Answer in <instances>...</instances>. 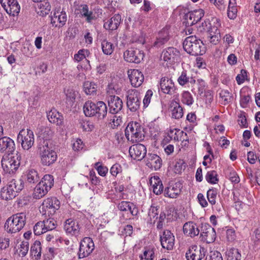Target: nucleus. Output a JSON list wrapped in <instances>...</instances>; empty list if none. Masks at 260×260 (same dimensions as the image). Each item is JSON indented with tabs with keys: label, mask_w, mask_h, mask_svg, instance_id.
Masks as SVG:
<instances>
[{
	"label": "nucleus",
	"mask_w": 260,
	"mask_h": 260,
	"mask_svg": "<svg viewBox=\"0 0 260 260\" xmlns=\"http://www.w3.org/2000/svg\"><path fill=\"white\" fill-rule=\"evenodd\" d=\"M60 205V201L56 198L51 197L44 201L42 209L45 211V214H48V215H53L59 209Z\"/></svg>",
	"instance_id": "12"
},
{
	"label": "nucleus",
	"mask_w": 260,
	"mask_h": 260,
	"mask_svg": "<svg viewBox=\"0 0 260 260\" xmlns=\"http://www.w3.org/2000/svg\"><path fill=\"white\" fill-rule=\"evenodd\" d=\"M67 101L70 105L73 104L76 99V94L73 89H68L66 93Z\"/></svg>",
	"instance_id": "59"
},
{
	"label": "nucleus",
	"mask_w": 260,
	"mask_h": 260,
	"mask_svg": "<svg viewBox=\"0 0 260 260\" xmlns=\"http://www.w3.org/2000/svg\"><path fill=\"white\" fill-rule=\"evenodd\" d=\"M38 14L40 16H45L48 14L51 10V6L46 1H43L38 4Z\"/></svg>",
	"instance_id": "38"
},
{
	"label": "nucleus",
	"mask_w": 260,
	"mask_h": 260,
	"mask_svg": "<svg viewBox=\"0 0 260 260\" xmlns=\"http://www.w3.org/2000/svg\"><path fill=\"white\" fill-rule=\"evenodd\" d=\"M95 103L87 101L83 106V112L86 116H95Z\"/></svg>",
	"instance_id": "39"
},
{
	"label": "nucleus",
	"mask_w": 260,
	"mask_h": 260,
	"mask_svg": "<svg viewBox=\"0 0 260 260\" xmlns=\"http://www.w3.org/2000/svg\"><path fill=\"white\" fill-rule=\"evenodd\" d=\"M84 90L86 94L94 95L95 94L97 89V85L93 82L86 81L84 82Z\"/></svg>",
	"instance_id": "43"
},
{
	"label": "nucleus",
	"mask_w": 260,
	"mask_h": 260,
	"mask_svg": "<svg viewBox=\"0 0 260 260\" xmlns=\"http://www.w3.org/2000/svg\"><path fill=\"white\" fill-rule=\"evenodd\" d=\"M190 79V76L188 75L186 71H183L180 76L178 78V83L181 85L184 86L189 82Z\"/></svg>",
	"instance_id": "51"
},
{
	"label": "nucleus",
	"mask_w": 260,
	"mask_h": 260,
	"mask_svg": "<svg viewBox=\"0 0 260 260\" xmlns=\"http://www.w3.org/2000/svg\"><path fill=\"white\" fill-rule=\"evenodd\" d=\"M130 205H132V202L121 201L117 205V208L121 211H127Z\"/></svg>",
	"instance_id": "63"
},
{
	"label": "nucleus",
	"mask_w": 260,
	"mask_h": 260,
	"mask_svg": "<svg viewBox=\"0 0 260 260\" xmlns=\"http://www.w3.org/2000/svg\"><path fill=\"white\" fill-rule=\"evenodd\" d=\"M237 9L236 7H228V16L231 19H235L237 16Z\"/></svg>",
	"instance_id": "64"
},
{
	"label": "nucleus",
	"mask_w": 260,
	"mask_h": 260,
	"mask_svg": "<svg viewBox=\"0 0 260 260\" xmlns=\"http://www.w3.org/2000/svg\"><path fill=\"white\" fill-rule=\"evenodd\" d=\"M78 10L82 17L85 18L87 22L91 23L92 20L96 19V17L92 11L89 10L88 5L86 4L81 5L79 6Z\"/></svg>",
	"instance_id": "32"
},
{
	"label": "nucleus",
	"mask_w": 260,
	"mask_h": 260,
	"mask_svg": "<svg viewBox=\"0 0 260 260\" xmlns=\"http://www.w3.org/2000/svg\"><path fill=\"white\" fill-rule=\"evenodd\" d=\"M179 51L174 47H169L164 50L161 54V57L165 61L169 62L170 63L177 60L179 57Z\"/></svg>",
	"instance_id": "24"
},
{
	"label": "nucleus",
	"mask_w": 260,
	"mask_h": 260,
	"mask_svg": "<svg viewBox=\"0 0 260 260\" xmlns=\"http://www.w3.org/2000/svg\"><path fill=\"white\" fill-rule=\"evenodd\" d=\"M181 183H175L165 188L164 194L166 197L167 196L170 198H176L181 192Z\"/></svg>",
	"instance_id": "29"
},
{
	"label": "nucleus",
	"mask_w": 260,
	"mask_h": 260,
	"mask_svg": "<svg viewBox=\"0 0 260 260\" xmlns=\"http://www.w3.org/2000/svg\"><path fill=\"white\" fill-rule=\"evenodd\" d=\"M89 54V52L87 50H80L78 51V54H76L74 55V58L78 61H80L86 57V55H88Z\"/></svg>",
	"instance_id": "58"
},
{
	"label": "nucleus",
	"mask_w": 260,
	"mask_h": 260,
	"mask_svg": "<svg viewBox=\"0 0 260 260\" xmlns=\"http://www.w3.org/2000/svg\"><path fill=\"white\" fill-rule=\"evenodd\" d=\"M147 158L146 166L147 167L150 168H153L155 171L159 170L161 168L162 160L158 155L155 154L149 153Z\"/></svg>",
	"instance_id": "26"
},
{
	"label": "nucleus",
	"mask_w": 260,
	"mask_h": 260,
	"mask_svg": "<svg viewBox=\"0 0 260 260\" xmlns=\"http://www.w3.org/2000/svg\"><path fill=\"white\" fill-rule=\"evenodd\" d=\"M184 50L191 55H201L205 52L203 42L196 36H190L185 38L183 42Z\"/></svg>",
	"instance_id": "1"
},
{
	"label": "nucleus",
	"mask_w": 260,
	"mask_h": 260,
	"mask_svg": "<svg viewBox=\"0 0 260 260\" xmlns=\"http://www.w3.org/2000/svg\"><path fill=\"white\" fill-rule=\"evenodd\" d=\"M205 82L201 79H198L196 83V89H197L198 93L201 95L205 91Z\"/></svg>",
	"instance_id": "60"
},
{
	"label": "nucleus",
	"mask_w": 260,
	"mask_h": 260,
	"mask_svg": "<svg viewBox=\"0 0 260 260\" xmlns=\"http://www.w3.org/2000/svg\"><path fill=\"white\" fill-rule=\"evenodd\" d=\"M204 11L202 9L190 11L185 15L186 23L192 25L199 21L204 16Z\"/></svg>",
	"instance_id": "21"
},
{
	"label": "nucleus",
	"mask_w": 260,
	"mask_h": 260,
	"mask_svg": "<svg viewBox=\"0 0 260 260\" xmlns=\"http://www.w3.org/2000/svg\"><path fill=\"white\" fill-rule=\"evenodd\" d=\"M220 97L223 100L224 105H226L232 101L233 95L228 90H222L219 93Z\"/></svg>",
	"instance_id": "50"
},
{
	"label": "nucleus",
	"mask_w": 260,
	"mask_h": 260,
	"mask_svg": "<svg viewBox=\"0 0 260 260\" xmlns=\"http://www.w3.org/2000/svg\"><path fill=\"white\" fill-rule=\"evenodd\" d=\"M7 186L14 192L17 193L23 188V182L20 180L12 179L10 181Z\"/></svg>",
	"instance_id": "37"
},
{
	"label": "nucleus",
	"mask_w": 260,
	"mask_h": 260,
	"mask_svg": "<svg viewBox=\"0 0 260 260\" xmlns=\"http://www.w3.org/2000/svg\"><path fill=\"white\" fill-rule=\"evenodd\" d=\"M41 242L36 241L30 248V252L32 255L36 257V259H40L41 256L42 247Z\"/></svg>",
	"instance_id": "42"
},
{
	"label": "nucleus",
	"mask_w": 260,
	"mask_h": 260,
	"mask_svg": "<svg viewBox=\"0 0 260 260\" xmlns=\"http://www.w3.org/2000/svg\"><path fill=\"white\" fill-rule=\"evenodd\" d=\"M45 227L43 226V224L42 221L38 222L34 227V232L36 235H41L46 232V230L44 229Z\"/></svg>",
	"instance_id": "53"
},
{
	"label": "nucleus",
	"mask_w": 260,
	"mask_h": 260,
	"mask_svg": "<svg viewBox=\"0 0 260 260\" xmlns=\"http://www.w3.org/2000/svg\"><path fill=\"white\" fill-rule=\"evenodd\" d=\"M41 162L43 166H49L54 164L57 159L56 153L48 146V142L43 140L39 144Z\"/></svg>",
	"instance_id": "3"
},
{
	"label": "nucleus",
	"mask_w": 260,
	"mask_h": 260,
	"mask_svg": "<svg viewBox=\"0 0 260 260\" xmlns=\"http://www.w3.org/2000/svg\"><path fill=\"white\" fill-rule=\"evenodd\" d=\"M210 37V42L213 44H216L220 39V32L218 28L217 30H214V31H212V32L209 33Z\"/></svg>",
	"instance_id": "54"
},
{
	"label": "nucleus",
	"mask_w": 260,
	"mask_h": 260,
	"mask_svg": "<svg viewBox=\"0 0 260 260\" xmlns=\"http://www.w3.org/2000/svg\"><path fill=\"white\" fill-rule=\"evenodd\" d=\"M161 245L164 249L168 250L173 249L174 245L175 238L173 234L169 230H165L160 236Z\"/></svg>",
	"instance_id": "19"
},
{
	"label": "nucleus",
	"mask_w": 260,
	"mask_h": 260,
	"mask_svg": "<svg viewBox=\"0 0 260 260\" xmlns=\"http://www.w3.org/2000/svg\"><path fill=\"white\" fill-rule=\"evenodd\" d=\"M234 200H243L246 194L244 189L240 188L236 189L234 192Z\"/></svg>",
	"instance_id": "56"
},
{
	"label": "nucleus",
	"mask_w": 260,
	"mask_h": 260,
	"mask_svg": "<svg viewBox=\"0 0 260 260\" xmlns=\"http://www.w3.org/2000/svg\"><path fill=\"white\" fill-rule=\"evenodd\" d=\"M43 224V226L45 227L44 229L46 231H52L55 229L56 225V221L52 218H49L46 220L42 221Z\"/></svg>",
	"instance_id": "47"
},
{
	"label": "nucleus",
	"mask_w": 260,
	"mask_h": 260,
	"mask_svg": "<svg viewBox=\"0 0 260 260\" xmlns=\"http://www.w3.org/2000/svg\"><path fill=\"white\" fill-rule=\"evenodd\" d=\"M29 249V243L27 241H22L17 250L19 256L24 257L28 253Z\"/></svg>",
	"instance_id": "46"
},
{
	"label": "nucleus",
	"mask_w": 260,
	"mask_h": 260,
	"mask_svg": "<svg viewBox=\"0 0 260 260\" xmlns=\"http://www.w3.org/2000/svg\"><path fill=\"white\" fill-rule=\"evenodd\" d=\"M53 132L49 127L45 126L41 128V136L42 137V139H40V141L43 140H46L49 143L50 139L52 137Z\"/></svg>",
	"instance_id": "45"
},
{
	"label": "nucleus",
	"mask_w": 260,
	"mask_h": 260,
	"mask_svg": "<svg viewBox=\"0 0 260 260\" xmlns=\"http://www.w3.org/2000/svg\"><path fill=\"white\" fill-rule=\"evenodd\" d=\"M125 135L127 139L133 143L140 142L145 136L144 128L138 122H129L125 128Z\"/></svg>",
	"instance_id": "4"
},
{
	"label": "nucleus",
	"mask_w": 260,
	"mask_h": 260,
	"mask_svg": "<svg viewBox=\"0 0 260 260\" xmlns=\"http://www.w3.org/2000/svg\"><path fill=\"white\" fill-rule=\"evenodd\" d=\"M149 182L152 186L153 191L155 194L158 195L162 193L164 186L161 180L158 176L152 177L149 180Z\"/></svg>",
	"instance_id": "36"
},
{
	"label": "nucleus",
	"mask_w": 260,
	"mask_h": 260,
	"mask_svg": "<svg viewBox=\"0 0 260 260\" xmlns=\"http://www.w3.org/2000/svg\"><path fill=\"white\" fill-rule=\"evenodd\" d=\"M169 29L170 26H167L158 32L156 40L154 43V46L161 47L168 41L170 39Z\"/></svg>",
	"instance_id": "25"
},
{
	"label": "nucleus",
	"mask_w": 260,
	"mask_h": 260,
	"mask_svg": "<svg viewBox=\"0 0 260 260\" xmlns=\"http://www.w3.org/2000/svg\"><path fill=\"white\" fill-rule=\"evenodd\" d=\"M21 156L16 153L13 156L5 155L1 160L2 168L6 173L13 174L18 169L20 164Z\"/></svg>",
	"instance_id": "6"
},
{
	"label": "nucleus",
	"mask_w": 260,
	"mask_h": 260,
	"mask_svg": "<svg viewBox=\"0 0 260 260\" xmlns=\"http://www.w3.org/2000/svg\"><path fill=\"white\" fill-rule=\"evenodd\" d=\"M109 107V113L112 114H117L123 107L122 100L116 95H110L107 98Z\"/></svg>",
	"instance_id": "15"
},
{
	"label": "nucleus",
	"mask_w": 260,
	"mask_h": 260,
	"mask_svg": "<svg viewBox=\"0 0 260 260\" xmlns=\"http://www.w3.org/2000/svg\"><path fill=\"white\" fill-rule=\"evenodd\" d=\"M26 223L25 214L19 213L8 218L4 225L5 230L8 233L15 234L20 231Z\"/></svg>",
	"instance_id": "2"
},
{
	"label": "nucleus",
	"mask_w": 260,
	"mask_h": 260,
	"mask_svg": "<svg viewBox=\"0 0 260 260\" xmlns=\"http://www.w3.org/2000/svg\"><path fill=\"white\" fill-rule=\"evenodd\" d=\"M67 20V14L62 10L60 9L55 10L53 15L51 17V22L55 27H62L66 23Z\"/></svg>",
	"instance_id": "16"
},
{
	"label": "nucleus",
	"mask_w": 260,
	"mask_h": 260,
	"mask_svg": "<svg viewBox=\"0 0 260 260\" xmlns=\"http://www.w3.org/2000/svg\"><path fill=\"white\" fill-rule=\"evenodd\" d=\"M227 260H241V255L238 249L231 248L226 251Z\"/></svg>",
	"instance_id": "41"
},
{
	"label": "nucleus",
	"mask_w": 260,
	"mask_h": 260,
	"mask_svg": "<svg viewBox=\"0 0 260 260\" xmlns=\"http://www.w3.org/2000/svg\"><path fill=\"white\" fill-rule=\"evenodd\" d=\"M101 45L103 52L105 54L110 55L113 53L114 46L111 42L104 40L102 41Z\"/></svg>",
	"instance_id": "44"
},
{
	"label": "nucleus",
	"mask_w": 260,
	"mask_h": 260,
	"mask_svg": "<svg viewBox=\"0 0 260 260\" xmlns=\"http://www.w3.org/2000/svg\"><path fill=\"white\" fill-rule=\"evenodd\" d=\"M161 91L166 94H173L175 91V87L173 81L168 77H162L160 81Z\"/></svg>",
	"instance_id": "23"
},
{
	"label": "nucleus",
	"mask_w": 260,
	"mask_h": 260,
	"mask_svg": "<svg viewBox=\"0 0 260 260\" xmlns=\"http://www.w3.org/2000/svg\"><path fill=\"white\" fill-rule=\"evenodd\" d=\"M47 117L51 123H55L57 125H62L63 124L62 115L55 110H52L48 113Z\"/></svg>",
	"instance_id": "34"
},
{
	"label": "nucleus",
	"mask_w": 260,
	"mask_h": 260,
	"mask_svg": "<svg viewBox=\"0 0 260 260\" xmlns=\"http://www.w3.org/2000/svg\"><path fill=\"white\" fill-rule=\"evenodd\" d=\"M217 192L216 189L213 188L209 189L207 192V197L209 202L212 205H215L216 201Z\"/></svg>",
	"instance_id": "49"
},
{
	"label": "nucleus",
	"mask_w": 260,
	"mask_h": 260,
	"mask_svg": "<svg viewBox=\"0 0 260 260\" xmlns=\"http://www.w3.org/2000/svg\"><path fill=\"white\" fill-rule=\"evenodd\" d=\"M94 249V244L91 238L85 237L80 243L78 252L79 258H83L89 256Z\"/></svg>",
	"instance_id": "7"
},
{
	"label": "nucleus",
	"mask_w": 260,
	"mask_h": 260,
	"mask_svg": "<svg viewBox=\"0 0 260 260\" xmlns=\"http://www.w3.org/2000/svg\"><path fill=\"white\" fill-rule=\"evenodd\" d=\"M64 230L67 233L70 234L71 235H75L79 231L78 223L72 219H68L64 222Z\"/></svg>",
	"instance_id": "30"
},
{
	"label": "nucleus",
	"mask_w": 260,
	"mask_h": 260,
	"mask_svg": "<svg viewBox=\"0 0 260 260\" xmlns=\"http://www.w3.org/2000/svg\"><path fill=\"white\" fill-rule=\"evenodd\" d=\"M54 185V178L50 174L44 176L34 188L33 198L39 199L45 196Z\"/></svg>",
	"instance_id": "5"
},
{
	"label": "nucleus",
	"mask_w": 260,
	"mask_h": 260,
	"mask_svg": "<svg viewBox=\"0 0 260 260\" xmlns=\"http://www.w3.org/2000/svg\"><path fill=\"white\" fill-rule=\"evenodd\" d=\"M126 105L132 112H135L139 109L140 105V93L137 90L128 91Z\"/></svg>",
	"instance_id": "10"
},
{
	"label": "nucleus",
	"mask_w": 260,
	"mask_h": 260,
	"mask_svg": "<svg viewBox=\"0 0 260 260\" xmlns=\"http://www.w3.org/2000/svg\"><path fill=\"white\" fill-rule=\"evenodd\" d=\"M217 174L215 171H209L207 173L205 178L207 181L211 184H216L218 181Z\"/></svg>",
	"instance_id": "48"
},
{
	"label": "nucleus",
	"mask_w": 260,
	"mask_h": 260,
	"mask_svg": "<svg viewBox=\"0 0 260 260\" xmlns=\"http://www.w3.org/2000/svg\"><path fill=\"white\" fill-rule=\"evenodd\" d=\"M146 148L142 144H137L130 147L129 152L131 156L134 159L142 160L146 154Z\"/></svg>",
	"instance_id": "18"
},
{
	"label": "nucleus",
	"mask_w": 260,
	"mask_h": 260,
	"mask_svg": "<svg viewBox=\"0 0 260 260\" xmlns=\"http://www.w3.org/2000/svg\"><path fill=\"white\" fill-rule=\"evenodd\" d=\"M15 149L14 141L8 137H3L0 138V152L12 154Z\"/></svg>",
	"instance_id": "20"
},
{
	"label": "nucleus",
	"mask_w": 260,
	"mask_h": 260,
	"mask_svg": "<svg viewBox=\"0 0 260 260\" xmlns=\"http://www.w3.org/2000/svg\"><path fill=\"white\" fill-rule=\"evenodd\" d=\"M183 231L185 235L190 237L198 236L200 233L198 226L192 221L185 223L183 226Z\"/></svg>",
	"instance_id": "27"
},
{
	"label": "nucleus",
	"mask_w": 260,
	"mask_h": 260,
	"mask_svg": "<svg viewBox=\"0 0 260 260\" xmlns=\"http://www.w3.org/2000/svg\"><path fill=\"white\" fill-rule=\"evenodd\" d=\"M158 214V208L157 207L152 206H151L149 209L148 211V216L150 218V220L151 221L152 218H154L155 217H156V218H157V215Z\"/></svg>",
	"instance_id": "62"
},
{
	"label": "nucleus",
	"mask_w": 260,
	"mask_h": 260,
	"mask_svg": "<svg viewBox=\"0 0 260 260\" xmlns=\"http://www.w3.org/2000/svg\"><path fill=\"white\" fill-rule=\"evenodd\" d=\"M128 77L133 87L140 86L144 81V77L142 73L138 70H131L128 72Z\"/></svg>",
	"instance_id": "22"
},
{
	"label": "nucleus",
	"mask_w": 260,
	"mask_h": 260,
	"mask_svg": "<svg viewBox=\"0 0 260 260\" xmlns=\"http://www.w3.org/2000/svg\"><path fill=\"white\" fill-rule=\"evenodd\" d=\"M25 180L29 184H34L40 180V176L37 170L34 169L27 170L25 174Z\"/></svg>",
	"instance_id": "33"
},
{
	"label": "nucleus",
	"mask_w": 260,
	"mask_h": 260,
	"mask_svg": "<svg viewBox=\"0 0 260 260\" xmlns=\"http://www.w3.org/2000/svg\"><path fill=\"white\" fill-rule=\"evenodd\" d=\"M122 172V168L118 164H115L110 169V173L113 176L116 177L118 174Z\"/></svg>",
	"instance_id": "61"
},
{
	"label": "nucleus",
	"mask_w": 260,
	"mask_h": 260,
	"mask_svg": "<svg viewBox=\"0 0 260 260\" xmlns=\"http://www.w3.org/2000/svg\"><path fill=\"white\" fill-rule=\"evenodd\" d=\"M170 109L172 118L179 119L183 116V108L178 102L173 100L170 104Z\"/></svg>",
	"instance_id": "31"
},
{
	"label": "nucleus",
	"mask_w": 260,
	"mask_h": 260,
	"mask_svg": "<svg viewBox=\"0 0 260 260\" xmlns=\"http://www.w3.org/2000/svg\"><path fill=\"white\" fill-rule=\"evenodd\" d=\"M180 135H183L182 131H180V129H171L169 131L168 136L171 139H173L175 141H179V139H181L180 138L179 139Z\"/></svg>",
	"instance_id": "52"
},
{
	"label": "nucleus",
	"mask_w": 260,
	"mask_h": 260,
	"mask_svg": "<svg viewBox=\"0 0 260 260\" xmlns=\"http://www.w3.org/2000/svg\"><path fill=\"white\" fill-rule=\"evenodd\" d=\"M17 140L20 142L24 149L28 150L31 147L34 143V136L33 132L30 129L21 130L18 136Z\"/></svg>",
	"instance_id": "9"
},
{
	"label": "nucleus",
	"mask_w": 260,
	"mask_h": 260,
	"mask_svg": "<svg viewBox=\"0 0 260 260\" xmlns=\"http://www.w3.org/2000/svg\"><path fill=\"white\" fill-rule=\"evenodd\" d=\"M121 20V16L119 14H115L110 19H108L105 22L104 27L107 30H116L120 25Z\"/></svg>",
	"instance_id": "28"
},
{
	"label": "nucleus",
	"mask_w": 260,
	"mask_h": 260,
	"mask_svg": "<svg viewBox=\"0 0 260 260\" xmlns=\"http://www.w3.org/2000/svg\"><path fill=\"white\" fill-rule=\"evenodd\" d=\"M182 102L184 104L189 106L193 104V98L188 91H184L182 93Z\"/></svg>",
	"instance_id": "55"
},
{
	"label": "nucleus",
	"mask_w": 260,
	"mask_h": 260,
	"mask_svg": "<svg viewBox=\"0 0 260 260\" xmlns=\"http://www.w3.org/2000/svg\"><path fill=\"white\" fill-rule=\"evenodd\" d=\"M123 57L127 62L139 63L143 59L144 53L139 49L132 47L124 52Z\"/></svg>",
	"instance_id": "8"
},
{
	"label": "nucleus",
	"mask_w": 260,
	"mask_h": 260,
	"mask_svg": "<svg viewBox=\"0 0 260 260\" xmlns=\"http://www.w3.org/2000/svg\"><path fill=\"white\" fill-rule=\"evenodd\" d=\"M207 250L201 246L192 245L186 252L187 260H202L206 255Z\"/></svg>",
	"instance_id": "11"
},
{
	"label": "nucleus",
	"mask_w": 260,
	"mask_h": 260,
	"mask_svg": "<svg viewBox=\"0 0 260 260\" xmlns=\"http://www.w3.org/2000/svg\"><path fill=\"white\" fill-rule=\"evenodd\" d=\"M1 196L2 199L10 200L14 198L16 195L7 185L3 187L1 191Z\"/></svg>",
	"instance_id": "40"
},
{
	"label": "nucleus",
	"mask_w": 260,
	"mask_h": 260,
	"mask_svg": "<svg viewBox=\"0 0 260 260\" xmlns=\"http://www.w3.org/2000/svg\"><path fill=\"white\" fill-rule=\"evenodd\" d=\"M200 236L202 240L207 243H211L215 241L216 234L214 229L206 223L202 225Z\"/></svg>",
	"instance_id": "14"
},
{
	"label": "nucleus",
	"mask_w": 260,
	"mask_h": 260,
	"mask_svg": "<svg viewBox=\"0 0 260 260\" xmlns=\"http://www.w3.org/2000/svg\"><path fill=\"white\" fill-rule=\"evenodd\" d=\"M205 260H223L221 254L217 251H211Z\"/></svg>",
	"instance_id": "57"
},
{
	"label": "nucleus",
	"mask_w": 260,
	"mask_h": 260,
	"mask_svg": "<svg viewBox=\"0 0 260 260\" xmlns=\"http://www.w3.org/2000/svg\"><path fill=\"white\" fill-rule=\"evenodd\" d=\"M2 6L9 15L15 16L19 13L20 6L16 0H0Z\"/></svg>",
	"instance_id": "17"
},
{
	"label": "nucleus",
	"mask_w": 260,
	"mask_h": 260,
	"mask_svg": "<svg viewBox=\"0 0 260 260\" xmlns=\"http://www.w3.org/2000/svg\"><path fill=\"white\" fill-rule=\"evenodd\" d=\"M220 26V20L216 17H212L211 20L206 19L198 28V30L201 32L206 31L212 32L217 30Z\"/></svg>",
	"instance_id": "13"
},
{
	"label": "nucleus",
	"mask_w": 260,
	"mask_h": 260,
	"mask_svg": "<svg viewBox=\"0 0 260 260\" xmlns=\"http://www.w3.org/2000/svg\"><path fill=\"white\" fill-rule=\"evenodd\" d=\"M95 116L99 119L104 118L107 114L108 110L106 104L103 101H99L95 104Z\"/></svg>",
	"instance_id": "35"
}]
</instances>
